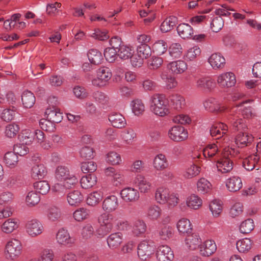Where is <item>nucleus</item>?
I'll return each mask as SVG.
<instances>
[{
    "label": "nucleus",
    "mask_w": 261,
    "mask_h": 261,
    "mask_svg": "<svg viewBox=\"0 0 261 261\" xmlns=\"http://www.w3.org/2000/svg\"><path fill=\"white\" fill-rule=\"evenodd\" d=\"M201 171V168L194 164L191 165L188 167L185 173L184 176L187 178H191L198 175Z\"/></svg>",
    "instance_id": "58"
},
{
    "label": "nucleus",
    "mask_w": 261,
    "mask_h": 261,
    "mask_svg": "<svg viewBox=\"0 0 261 261\" xmlns=\"http://www.w3.org/2000/svg\"><path fill=\"white\" fill-rule=\"evenodd\" d=\"M132 111L136 116L142 115L145 111V106L141 100L136 99L133 101Z\"/></svg>",
    "instance_id": "51"
},
{
    "label": "nucleus",
    "mask_w": 261,
    "mask_h": 261,
    "mask_svg": "<svg viewBox=\"0 0 261 261\" xmlns=\"http://www.w3.org/2000/svg\"><path fill=\"white\" fill-rule=\"evenodd\" d=\"M117 51L118 57L123 60L129 59L132 54L130 48L124 44Z\"/></svg>",
    "instance_id": "62"
},
{
    "label": "nucleus",
    "mask_w": 261,
    "mask_h": 261,
    "mask_svg": "<svg viewBox=\"0 0 261 261\" xmlns=\"http://www.w3.org/2000/svg\"><path fill=\"white\" fill-rule=\"evenodd\" d=\"M218 144H211L207 145V146L204 148L203 150V155L205 158H212L214 156L218 158L220 156V150L219 147L221 146L218 145Z\"/></svg>",
    "instance_id": "25"
},
{
    "label": "nucleus",
    "mask_w": 261,
    "mask_h": 261,
    "mask_svg": "<svg viewBox=\"0 0 261 261\" xmlns=\"http://www.w3.org/2000/svg\"><path fill=\"white\" fill-rule=\"evenodd\" d=\"M187 69V63L181 60L171 62L167 65V70L173 74H181Z\"/></svg>",
    "instance_id": "9"
},
{
    "label": "nucleus",
    "mask_w": 261,
    "mask_h": 261,
    "mask_svg": "<svg viewBox=\"0 0 261 261\" xmlns=\"http://www.w3.org/2000/svg\"><path fill=\"white\" fill-rule=\"evenodd\" d=\"M216 168L218 171L222 173H229L233 168V163L230 159L224 158L218 160Z\"/></svg>",
    "instance_id": "20"
},
{
    "label": "nucleus",
    "mask_w": 261,
    "mask_h": 261,
    "mask_svg": "<svg viewBox=\"0 0 261 261\" xmlns=\"http://www.w3.org/2000/svg\"><path fill=\"white\" fill-rule=\"evenodd\" d=\"M56 239L59 244L63 245L71 243L72 241L67 230L64 229H61L58 231L56 236Z\"/></svg>",
    "instance_id": "36"
},
{
    "label": "nucleus",
    "mask_w": 261,
    "mask_h": 261,
    "mask_svg": "<svg viewBox=\"0 0 261 261\" xmlns=\"http://www.w3.org/2000/svg\"><path fill=\"white\" fill-rule=\"evenodd\" d=\"M108 119L112 125L116 128L124 127L126 122L124 116L119 113L112 112L109 115Z\"/></svg>",
    "instance_id": "14"
},
{
    "label": "nucleus",
    "mask_w": 261,
    "mask_h": 261,
    "mask_svg": "<svg viewBox=\"0 0 261 261\" xmlns=\"http://www.w3.org/2000/svg\"><path fill=\"white\" fill-rule=\"evenodd\" d=\"M138 54L143 59H147L151 54V50L150 46L147 44L139 45L137 47Z\"/></svg>",
    "instance_id": "56"
},
{
    "label": "nucleus",
    "mask_w": 261,
    "mask_h": 261,
    "mask_svg": "<svg viewBox=\"0 0 261 261\" xmlns=\"http://www.w3.org/2000/svg\"><path fill=\"white\" fill-rule=\"evenodd\" d=\"M70 173L68 169L65 166H58L55 173L56 179L59 181H63L68 178Z\"/></svg>",
    "instance_id": "43"
},
{
    "label": "nucleus",
    "mask_w": 261,
    "mask_h": 261,
    "mask_svg": "<svg viewBox=\"0 0 261 261\" xmlns=\"http://www.w3.org/2000/svg\"><path fill=\"white\" fill-rule=\"evenodd\" d=\"M43 228L42 224L36 219L29 221L26 224L27 231L32 237H35L41 234Z\"/></svg>",
    "instance_id": "11"
},
{
    "label": "nucleus",
    "mask_w": 261,
    "mask_h": 261,
    "mask_svg": "<svg viewBox=\"0 0 261 261\" xmlns=\"http://www.w3.org/2000/svg\"><path fill=\"white\" fill-rule=\"evenodd\" d=\"M135 182L142 193L148 192L150 189L151 184L144 176L141 175L137 176L135 179Z\"/></svg>",
    "instance_id": "29"
},
{
    "label": "nucleus",
    "mask_w": 261,
    "mask_h": 261,
    "mask_svg": "<svg viewBox=\"0 0 261 261\" xmlns=\"http://www.w3.org/2000/svg\"><path fill=\"white\" fill-rule=\"evenodd\" d=\"M121 198L126 202H133L139 198L138 191L134 188L128 187L123 189L120 192Z\"/></svg>",
    "instance_id": "16"
},
{
    "label": "nucleus",
    "mask_w": 261,
    "mask_h": 261,
    "mask_svg": "<svg viewBox=\"0 0 261 261\" xmlns=\"http://www.w3.org/2000/svg\"><path fill=\"white\" fill-rule=\"evenodd\" d=\"M179 199L174 193H169L164 196V209L170 210L178 203Z\"/></svg>",
    "instance_id": "28"
},
{
    "label": "nucleus",
    "mask_w": 261,
    "mask_h": 261,
    "mask_svg": "<svg viewBox=\"0 0 261 261\" xmlns=\"http://www.w3.org/2000/svg\"><path fill=\"white\" fill-rule=\"evenodd\" d=\"M217 83L222 88L233 87L236 83L234 74L231 72H227L220 74L217 77Z\"/></svg>",
    "instance_id": "6"
},
{
    "label": "nucleus",
    "mask_w": 261,
    "mask_h": 261,
    "mask_svg": "<svg viewBox=\"0 0 261 261\" xmlns=\"http://www.w3.org/2000/svg\"><path fill=\"white\" fill-rule=\"evenodd\" d=\"M228 121L232 123L233 127L237 130H245L246 128V125L244 122V120L239 118L238 116L232 115L229 114L227 116Z\"/></svg>",
    "instance_id": "32"
},
{
    "label": "nucleus",
    "mask_w": 261,
    "mask_h": 261,
    "mask_svg": "<svg viewBox=\"0 0 261 261\" xmlns=\"http://www.w3.org/2000/svg\"><path fill=\"white\" fill-rule=\"evenodd\" d=\"M94 151L93 148L89 146H84L80 151V156L83 160H90L94 156Z\"/></svg>",
    "instance_id": "54"
},
{
    "label": "nucleus",
    "mask_w": 261,
    "mask_h": 261,
    "mask_svg": "<svg viewBox=\"0 0 261 261\" xmlns=\"http://www.w3.org/2000/svg\"><path fill=\"white\" fill-rule=\"evenodd\" d=\"M112 75L111 70L108 67H100L97 71V79H94L92 81L93 84L98 86H103L111 79Z\"/></svg>",
    "instance_id": "7"
},
{
    "label": "nucleus",
    "mask_w": 261,
    "mask_h": 261,
    "mask_svg": "<svg viewBox=\"0 0 261 261\" xmlns=\"http://www.w3.org/2000/svg\"><path fill=\"white\" fill-rule=\"evenodd\" d=\"M102 196L100 193L94 192L89 195L87 198V203L89 205L95 206L101 200Z\"/></svg>",
    "instance_id": "57"
},
{
    "label": "nucleus",
    "mask_w": 261,
    "mask_h": 261,
    "mask_svg": "<svg viewBox=\"0 0 261 261\" xmlns=\"http://www.w3.org/2000/svg\"><path fill=\"white\" fill-rule=\"evenodd\" d=\"M253 138L252 135L244 130L236 136L235 143L239 147L243 148L249 145L253 141Z\"/></svg>",
    "instance_id": "13"
},
{
    "label": "nucleus",
    "mask_w": 261,
    "mask_h": 261,
    "mask_svg": "<svg viewBox=\"0 0 261 261\" xmlns=\"http://www.w3.org/2000/svg\"><path fill=\"white\" fill-rule=\"evenodd\" d=\"M177 228L179 233L189 234L192 232V225L190 220L186 218L180 219L177 223Z\"/></svg>",
    "instance_id": "23"
},
{
    "label": "nucleus",
    "mask_w": 261,
    "mask_h": 261,
    "mask_svg": "<svg viewBox=\"0 0 261 261\" xmlns=\"http://www.w3.org/2000/svg\"><path fill=\"white\" fill-rule=\"evenodd\" d=\"M205 108L210 112H221L225 110L224 106H220L214 99H209L205 100L203 103Z\"/></svg>",
    "instance_id": "34"
},
{
    "label": "nucleus",
    "mask_w": 261,
    "mask_h": 261,
    "mask_svg": "<svg viewBox=\"0 0 261 261\" xmlns=\"http://www.w3.org/2000/svg\"><path fill=\"white\" fill-rule=\"evenodd\" d=\"M4 161L7 166L14 167L18 162V156L14 152H8L5 154Z\"/></svg>",
    "instance_id": "38"
},
{
    "label": "nucleus",
    "mask_w": 261,
    "mask_h": 261,
    "mask_svg": "<svg viewBox=\"0 0 261 261\" xmlns=\"http://www.w3.org/2000/svg\"><path fill=\"white\" fill-rule=\"evenodd\" d=\"M225 186L229 192L234 193L242 188V180L239 176H231L226 180Z\"/></svg>",
    "instance_id": "12"
},
{
    "label": "nucleus",
    "mask_w": 261,
    "mask_h": 261,
    "mask_svg": "<svg viewBox=\"0 0 261 261\" xmlns=\"http://www.w3.org/2000/svg\"><path fill=\"white\" fill-rule=\"evenodd\" d=\"M185 242L187 247L191 250H195L199 247L201 239L198 234L193 233L186 238Z\"/></svg>",
    "instance_id": "33"
},
{
    "label": "nucleus",
    "mask_w": 261,
    "mask_h": 261,
    "mask_svg": "<svg viewBox=\"0 0 261 261\" xmlns=\"http://www.w3.org/2000/svg\"><path fill=\"white\" fill-rule=\"evenodd\" d=\"M46 113L47 114V118L52 123H60L63 119L62 113L58 111L56 109L54 110H50L49 112L48 109H47Z\"/></svg>",
    "instance_id": "47"
},
{
    "label": "nucleus",
    "mask_w": 261,
    "mask_h": 261,
    "mask_svg": "<svg viewBox=\"0 0 261 261\" xmlns=\"http://www.w3.org/2000/svg\"><path fill=\"white\" fill-rule=\"evenodd\" d=\"M208 62L214 69H222L226 63L225 59L219 53L211 55L208 59Z\"/></svg>",
    "instance_id": "15"
},
{
    "label": "nucleus",
    "mask_w": 261,
    "mask_h": 261,
    "mask_svg": "<svg viewBox=\"0 0 261 261\" xmlns=\"http://www.w3.org/2000/svg\"><path fill=\"white\" fill-rule=\"evenodd\" d=\"M40 200V197L38 194L33 191L29 192L26 197V201L30 205L34 206L38 203Z\"/></svg>",
    "instance_id": "63"
},
{
    "label": "nucleus",
    "mask_w": 261,
    "mask_h": 261,
    "mask_svg": "<svg viewBox=\"0 0 261 261\" xmlns=\"http://www.w3.org/2000/svg\"><path fill=\"white\" fill-rule=\"evenodd\" d=\"M122 242V234L119 232L112 233L107 238L108 245L112 249L117 248Z\"/></svg>",
    "instance_id": "26"
},
{
    "label": "nucleus",
    "mask_w": 261,
    "mask_h": 261,
    "mask_svg": "<svg viewBox=\"0 0 261 261\" xmlns=\"http://www.w3.org/2000/svg\"><path fill=\"white\" fill-rule=\"evenodd\" d=\"M18 227V220L14 219H9L2 225V230L7 233L13 231Z\"/></svg>",
    "instance_id": "37"
},
{
    "label": "nucleus",
    "mask_w": 261,
    "mask_h": 261,
    "mask_svg": "<svg viewBox=\"0 0 261 261\" xmlns=\"http://www.w3.org/2000/svg\"><path fill=\"white\" fill-rule=\"evenodd\" d=\"M21 242L17 239H13L9 241L5 248V254L7 258L14 260L21 254L22 251Z\"/></svg>",
    "instance_id": "2"
},
{
    "label": "nucleus",
    "mask_w": 261,
    "mask_h": 261,
    "mask_svg": "<svg viewBox=\"0 0 261 261\" xmlns=\"http://www.w3.org/2000/svg\"><path fill=\"white\" fill-rule=\"evenodd\" d=\"M210 210L214 217H218L223 209L222 202L219 200H213L209 205Z\"/></svg>",
    "instance_id": "39"
},
{
    "label": "nucleus",
    "mask_w": 261,
    "mask_h": 261,
    "mask_svg": "<svg viewBox=\"0 0 261 261\" xmlns=\"http://www.w3.org/2000/svg\"><path fill=\"white\" fill-rule=\"evenodd\" d=\"M94 232L93 226L90 224H87L82 229V237L84 240H88L93 236Z\"/></svg>",
    "instance_id": "64"
},
{
    "label": "nucleus",
    "mask_w": 261,
    "mask_h": 261,
    "mask_svg": "<svg viewBox=\"0 0 261 261\" xmlns=\"http://www.w3.org/2000/svg\"><path fill=\"white\" fill-rule=\"evenodd\" d=\"M169 138L175 142H181L188 138V133L186 129L179 125L172 127L168 132Z\"/></svg>",
    "instance_id": "4"
},
{
    "label": "nucleus",
    "mask_w": 261,
    "mask_h": 261,
    "mask_svg": "<svg viewBox=\"0 0 261 261\" xmlns=\"http://www.w3.org/2000/svg\"><path fill=\"white\" fill-rule=\"evenodd\" d=\"M153 249V245L148 242L143 241L138 246V255L141 259L146 260L152 254Z\"/></svg>",
    "instance_id": "8"
},
{
    "label": "nucleus",
    "mask_w": 261,
    "mask_h": 261,
    "mask_svg": "<svg viewBox=\"0 0 261 261\" xmlns=\"http://www.w3.org/2000/svg\"><path fill=\"white\" fill-rule=\"evenodd\" d=\"M201 54V49L198 46H194L190 48L186 53L184 57L187 61H194Z\"/></svg>",
    "instance_id": "44"
},
{
    "label": "nucleus",
    "mask_w": 261,
    "mask_h": 261,
    "mask_svg": "<svg viewBox=\"0 0 261 261\" xmlns=\"http://www.w3.org/2000/svg\"><path fill=\"white\" fill-rule=\"evenodd\" d=\"M46 174V168L43 164H36L32 168L31 176L34 179H43Z\"/></svg>",
    "instance_id": "24"
},
{
    "label": "nucleus",
    "mask_w": 261,
    "mask_h": 261,
    "mask_svg": "<svg viewBox=\"0 0 261 261\" xmlns=\"http://www.w3.org/2000/svg\"><path fill=\"white\" fill-rule=\"evenodd\" d=\"M185 105L184 98L176 93L164 95V115L172 113L173 110H180Z\"/></svg>",
    "instance_id": "1"
},
{
    "label": "nucleus",
    "mask_w": 261,
    "mask_h": 261,
    "mask_svg": "<svg viewBox=\"0 0 261 261\" xmlns=\"http://www.w3.org/2000/svg\"><path fill=\"white\" fill-rule=\"evenodd\" d=\"M34 187L36 191L42 195L46 194L50 190V186L45 180L36 182L34 184Z\"/></svg>",
    "instance_id": "45"
},
{
    "label": "nucleus",
    "mask_w": 261,
    "mask_h": 261,
    "mask_svg": "<svg viewBox=\"0 0 261 261\" xmlns=\"http://www.w3.org/2000/svg\"><path fill=\"white\" fill-rule=\"evenodd\" d=\"M197 190L201 193L205 194L208 192L212 188V184L206 179L202 177L197 182Z\"/></svg>",
    "instance_id": "40"
},
{
    "label": "nucleus",
    "mask_w": 261,
    "mask_h": 261,
    "mask_svg": "<svg viewBox=\"0 0 261 261\" xmlns=\"http://www.w3.org/2000/svg\"><path fill=\"white\" fill-rule=\"evenodd\" d=\"M19 129L18 125L16 123H11L6 126L5 133L7 137L12 138L16 136Z\"/></svg>",
    "instance_id": "49"
},
{
    "label": "nucleus",
    "mask_w": 261,
    "mask_h": 261,
    "mask_svg": "<svg viewBox=\"0 0 261 261\" xmlns=\"http://www.w3.org/2000/svg\"><path fill=\"white\" fill-rule=\"evenodd\" d=\"M80 182L83 189H90L96 185L97 177L94 174H89L83 176L81 179Z\"/></svg>",
    "instance_id": "30"
},
{
    "label": "nucleus",
    "mask_w": 261,
    "mask_h": 261,
    "mask_svg": "<svg viewBox=\"0 0 261 261\" xmlns=\"http://www.w3.org/2000/svg\"><path fill=\"white\" fill-rule=\"evenodd\" d=\"M146 230V225L144 221L140 220L135 221L133 227V232L134 234L138 236L144 233Z\"/></svg>",
    "instance_id": "61"
},
{
    "label": "nucleus",
    "mask_w": 261,
    "mask_h": 261,
    "mask_svg": "<svg viewBox=\"0 0 261 261\" xmlns=\"http://www.w3.org/2000/svg\"><path fill=\"white\" fill-rule=\"evenodd\" d=\"M177 32L179 36L183 39H190L194 34L193 28L188 23H181L177 28Z\"/></svg>",
    "instance_id": "22"
},
{
    "label": "nucleus",
    "mask_w": 261,
    "mask_h": 261,
    "mask_svg": "<svg viewBox=\"0 0 261 261\" xmlns=\"http://www.w3.org/2000/svg\"><path fill=\"white\" fill-rule=\"evenodd\" d=\"M224 25V21L220 16H217L213 19L211 23V28L214 32L220 31Z\"/></svg>",
    "instance_id": "60"
},
{
    "label": "nucleus",
    "mask_w": 261,
    "mask_h": 261,
    "mask_svg": "<svg viewBox=\"0 0 261 261\" xmlns=\"http://www.w3.org/2000/svg\"><path fill=\"white\" fill-rule=\"evenodd\" d=\"M254 227L253 220L252 219H247L240 224V230L242 233H248L254 229Z\"/></svg>",
    "instance_id": "48"
},
{
    "label": "nucleus",
    "mask_w": 261,
    "mask_h": 261,
    "mask_svg": "<svg viewBox=\"0 0 261 261\" xmlns=\"http://www.w3.org/2000/svg\"><path fill=\"white\" fill-rule=\"evenodd\" d=\"M118 198L115 195L106 197L103 201L102 208L107 212H111L116 210L118 207Z\"/></svg>",
    "instance_id": "18"
},
{
    "label": "nucleus",
    "mask_w": 261,
    "mask_h": 261,
    "mask_svg": "<svg viewBox=\"0 0 261 261\" xmlns=\"http://www.w3.org/2000/svg\"><path fill=\"white\" fill-rule=\"evenodd\" d=\"M228 131V126L223 123H220L212 125L210 129V133L212 137L217 140L216 143L220 146L225 141L226 133Z\"/></svg>",
    "instance_id": "3"
},
{
    "label": "nucleus",
    "mask_w": 261,
    "mask_h": 261,
    "mask_svg": "<svg viewBox=\"0 0 261 261\" xmlns=\"http://www.w3.org/2000/svg\"><path fill=\"white\" fill-rule=\"evenodd\" d=\"M252 241L248 238L240 240L236 243L237 248L241 253H245L249 251L252 247Z\"/></svg>",
    "instance_id": "35"
},
{
    "label": "nucleus",
    "mask_w": 261,
    "mask_h": 261,
    "mask_svg": "<svg viewBox=\"0 0 261 261\" xmlns=\"http://www.w3.org/2000/svg\"><path fill=\"white\" fill-rule=\"evenodd\" d=\"M187 206L191 208L196 210L202 204V200L197 195H191L186 200Z\"/></svg>",
    "instance_id": "42"
},
{
    "label": "nucleus",
    "mask_w": 261,
    "mask_h": 261,
    "mask_svg": "<svg viewBox=\"0 0 261 261\" xmlns=\"http://www.w3.org/2000/svg\"><path fill=\"white\" fill-rule=\"evenodd\" d=\"M150 110L156 116H163V95L156 93L151 97Z\"/></svg>",
    "instance_id": "5"
},
{
    "label": "nucleus",
    "mask_w": 261,
    "mask_h": 261,
    "mask_svg": "<svg viewBox=\"0 0 261 261\" xmlns=\"http://www.w3.org/2000/svg\"><path fill=\"white\" fill-rule=\"evenodd\" d=\"M177 18L174 16H169L164 20V32H168L174 29L177 24Z\"/></svg>",
    "instance_id": "50"
},
{
    "label": "nucleus",
    "mask_w": 261,
    "mask_h": 261,
    "mask_svg": "<svg viewBox=\"0 0 261 261\" xmlns=\"http://www.w3.org/2000/svg\"><path fill=\"white\" fill-rule=\"evenodd\" d=\"M66 198L70 205L76 206L82 203L84 198L79 190H73L67 194Z\"/></svg>",
    "instance_id": "17"
},
{
    "label": "nucleus",
    "mask_w": 261,
    "mask_h": 261,
    "mask_svg": "<svg viewBox=\"0 0 261 261\" xmlns=\"http://www.w3.org/2000/svg\"><path fill=\"white\" fill-rule=\"evenodd\" d=\"M117 51V50L112 47L106 48L103 54L106 60L110 63L114 62L118 57Z\"/></svg>",
    "instance_id": "55"
},
{
    "label": "nucleus",
    "mask_w": 261,
    "mask_h": 261,
    "mask_svg": "<svg viewBox=\"0 0 261 261\" xmlns=\"http://www.w3.org/2000/svg\"><path fill=\"white\" fill-rule=\"evenodd\" d=\"M113 215L107 213L102 214L98 218V222L100 224L106 226H108L109 225L112 227H113Z\"/></svg>",
    "instance_id": "53"
},
{
    "label": "nucleus",
    "mask_w": 261,
    "mask_h": 261,
    "mask_svg": "<svg viewBox=\"0 0 261 261\" xmlns=\"http://www.w3.org/2000/svg\"><path fill=\"white\" fill-rule=\"evenodd\" d=\"M87 57L91 64L99 65L103 60L101 52L96 49H91L87 53Z\"/></svg>",
    "instance_id": "27"
},
{
    "label": "nucleus",
    "mask_w": 261,
    "mask_h": 261,
    "mask_svg": "<svg viewBox=\"0 0 261 261\" xmlns=\"http://www.w3.org/2000/svg\"><path fill=\"white\" fill-rule=\"evenodd\" d=\"M90 211L85 207L77 209L73 214L74 219L77 221H81L87 219L89 216Z\"/></svg>",
    "instance_id": "46"
},
{
    "label": "nucleus",
    "mask_w": 261,
    "mask_h": 261,
    "mask_svg": "<svg viewBox=\"0 0 261 261\" xmlns=\"http://www.w3.org/2000/svg\"><path fill=\"white\" fill-rule=\"evenodd\" d=\"M215 81L208 77H201L197 79L196 87L203 90H211L215 87Z\"/></svg>",
    "instance_id": "21"
},
{
    "label": "nucleus",
    "mask_w": 261,
    "mask_h": 261,
    "mask_svg": "<svg viewBox=\"0 0 261 261\" xmlns=\"http://www.w3.org/2000/svg\"><path fill=\"white\" fill-rule=\"evenodd\" d=\"M182 48L180 44L173 43L171 44L168 48L169 54L173 58H178L182 54Z\"/></svg>",
    "instance_id": "41"
},
{
    "label": "nucleus",
    "mask_w": 261,
    "mask_h": 261,
    "mask_svg": "<svg viewBox=\"0 0 261 261\" xmlns=\"http://www.w3.org/2000/svg\"><path fill=\"white\" fill-rule=\"evenodd\" d=\"M260 157L257 153L252 154L245 158L242 161L243 167L247 171H251L259 162Z\"/></svg>",
    "instance_id": "19"
},
{
    "label": "nucleus",
    "mask_w": 261,
    "mask_h": 261,
    "mask_svg": "<svg viewBox=\"0 0 261 261\" xmlns=\"http://www.w3.org/2000/svg\"><path fill=\"white\" fill-rule=\"evenodd\" d=\"M34 131L30 129H25L22 130L21 134V139L25 145L30 144L34 140H35Z\"/></svg>",
    "instance_id": "52"
},
{
    "label": "nucleus",
    "mask_w": 261,
    "mask_h": 261,
    "mask_svg": "<svg viewBox=\"0 0 261 261\" xmlns=\"http://www.w3.org/2000/svg\"><path fill=\"white\" fill-rule=\"evenodd\" d=\"M81 168L83 173L91 174L96 171L97 165L93 161L83 162L82 163Z\"/></svg>",
    "instance_id": "59"
},
{
    "label": "nucleus",
    "mask_w": 261,
    "mask_h": 261,
    "mask_svg": "<svg viewBox=\"0 0 261 261\" xmlns=\"http://www.w3.org/2000/svg\"><path fill=\"white\" fill-rule=\"evenodd\" d=\"M199 248V253L201 256L208 257L215 252L217 246L214 241L206 240L200 245Z\"/></svg>",
    "instance_id": "10"
},
{
    "label": "nucleus",
    "mask_w": 261,
    "mask_h": 261,
    "mask_svg": "<svg viewBox=\"0 0 261 261\" xmlns=\"http://www.w3.org/2000/svg\"><path fill=\"white\" fill-rule=\"evenodd\" d=\"M21 100L24 107L31 108L35 104L36 98L32 92L26 90L23 92L21 95Z\"/></svg>",
    "instance_id": "31"
}]
</instances>
